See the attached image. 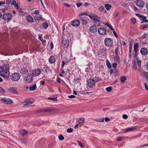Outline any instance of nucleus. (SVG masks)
Segmentation results:
<instances>
[{"label":"nucleus","mask_w":148,"mask_h":148,"mask_svg":"<svg viewBox=\"0 0 148 148\" xmlns=\"http://www.w3.org/2000/svg\"><path fill=\"white\" fill-rule=\"evenodd\" d=\"M9 68V64H4L3 67L0 66V73H3L0 75L5 78L7 79L10 75Z\"/></svg>","instance_id":"nucleus-1"},{"label":"nucleus","mask_w":148,"mask_h":148,"mask_svg":"<svg viewBox=\"0 0 148 148\" xmlns=\"http://www.w3.org/2000/svg\"><path fill=\"white\" fill-rule=\"evenodd\" d=\"M104 43L106 47H110L113 46V41L111 38H106L104 39Z\"/></svg>","instance_id":"nucleus-2"},{"label":"nucleus","mask_w":148,"mask_h":148,"mask_svg":"<svg viewBox=\"0 0 148 148\" xmlns=\"http://www.w3.org/2000/svg\"><path fill=\"white\" fill-rule=\"evenodd\" d=\"M11 79L14 81H18L21 77L20 74L17 73L12 74L10 76Z\"/></svg>","instance_id":"nucleus-3"},{"label":"nucleus","mask_w":148,"mask_h":148,"mask_svg":"<svg viewBox=\"0 0 148 148\" xmlns=\"http://www.w3.org/2000/svg\"><path fill=\"white\" fill-rule=\"evenodd\" d=\"M95 84V81L94 79L90 78L87 80V85L90 88H92Z\"/></svg>","instance_id":"nucleus-4"},{"label":"nucleus","mask_w":148,"mask_h":148,"mask_svg":"<svg viewBox=\"0 0 148 148\" xmlns=\"http://www.w3.org/2000/svg\"><path fill=\"white\" fill-rule=\"evenodd\" d=\"M24 79L27 82H29L32 81L33 79L32 75L29 73L27 74L25 77Z\"/></svg>","instance_id":"nucleus-5"},{"label":"nucleus","mask_w":148,"mask_h":148,"mask_svg":"<svg viewBox=\"0 0 148 148\" xmlns=\"http://www.w3.org/2000/svg\"><path fill=\"white\" fill-rule=\"evenodd\" d=\"M62 45L65 48L68 47L69 45V40L68 39H64L62 38Z\"/></svg>","instance_id":"nucleus-6"},{"label":"nucleus","mask_w":148,"mask_h":148,"mask_svg":"<svg viewBox=\"0 0 148 148\" xmlns=\"http://www.w3.org/2000/svg\"><path fill=\"white\" fill-rule=\"evenodd\" d=\"M135 4L137 6L140 8H143L144 5L145 3L142 0H137L135 2Z\"/></svg>","instance_id":"nucleus-7"},{"label":"nucleus","mask_w":148,"mask_h":148,"mask_svg":"<svg viewBox=\"0 0 148 148\" xmlns=\"http://www.w3.org/2000/svg\"><path fill=\"white\" fill-rule=\"evenodd\" d=\"M41 72L40 69L38 68L33 70L32 71V73L34 76H36L39 75L40 74Z\"/></svg>","instance_id":"nucleus-8"},{"label":"nucleus","mask_w":148,"mask_h":148,"mask_svg":"<svg viewBox=\"0 0 148 148\" xmlns=\"http://www.w3.org/2000/svg\"><path fill=\"white\" fill-rule=\"evenodd\" d=\"M80 20L82 22V23L84 25H86L87 23V20L88 18L86 16H80Z\"/></svg>","instance_id":"nucleus-9"},{"label":"nucleus","mask_w":148,"mask_h":148,"mask_svg":"<svg viewBox=\"0 0 148 148\" xmlns=\"http://www.w3.org/2000/svg\"><path fill=\"white\" fill-rule=\"evenodd\" d=\"M1 100L4 103L7 104L11 103L13 102L12 100L10 99L5 97L1 98Z\"/></svg>","instance_id":"nucleus-10"},{"label":"nucleus","mask_w":148,"mask_h":148,"mask_svg":"<svg viewBox=\"0 0 148 148\" xmlns=\"http://www.w3.org/2000/svg\"><path fill=\"white\" fill-rule=\"evenodd\" d=\"M12 15L10 13H6L3 16V18L5 20H10L11 18Z\"/></svg>","instance_id":"nucleus-11"},{"label":"nucleus","mask_w":148,"mask_h":148,"mask_svg":"<svg viewBox=\"0 0 148 148\" xmlns=\"http://www.w3.org/2000/svg\"><path fill=\"white\" fill-rule=\"evenodd\" d=\"M106 29L103 27H100L98 29V32L101 35H104L106 33Z\"/></svg>","instance_id":"nucleus-12"},{"label":"nucleus","mask_w":148,"mask_h":148,"mask_svg":"<svg viewBox=\"0 0 148 148\" xmlns=\"http://www.w3.org/2000/svg\"><path fill=\"white\" fill-rule=\"evenodd\" d=\"M118 46L117 48L115 50V57L114 58V60L117 62H120V57L118 54Z\"/></svg>","instance_id":"nucleus-13"},{"label":"nucleus","mask_w":148,"mask_h":148,"mask_svg":"<svg viewBox=\"0 0 148 148\" xmlns=\"http://www.w3.org/2000/svg\"><path fill=\"white\" fill-rule=\"evenodd\" d=\"M140 53L142 55L145 56L148 53V49L145 47L142 48L140 49Z\"/></svg>","instance_id":"nucleus-14"},{"label":"nucleus","mask_w":148,"mask_h":148,"mask_svg":"<svg viewBox=\"0 0 148 148\" xmlns=\"http://www.w3.org/2000/svg\"><path fill=\"white\" fill-rule=\"evenodd\" d=\"M90 31L92 33H95L97 31V28L95 25L91 26L89 28Z\"/></svg>","instance_id":"nucleus-15"},{"label":"nucleus","mask_w":148,"mask_h":148,"mask_svg":"<svg viewBox=\"0 0 148 148\" xmlns=\"http://www.w3.org/2000/svg\"><path fill=\"white\" fill-rule=\"evenodd\" d=\"M46 112H57L58 110L57 109L51 108H46Z\"/></svg>","instance_id":"nucleus-16"},{"label":"nucleus","mask_w":148,"mask_h":148,"mask_svg":"<svg viewBox=\"0 0 148 148\" xmlns=\"http://www.w3.org/2000/svg\"><path fill=\"white\" fill-rule=\"evenodd\" d=\"M80 24L79 21L78 19H76L73 21L71 22V25L75 27H77Z\"/></svg>","instance_id":"nucleus-17"},{"label":"nucleus","mask_w":148,"mask_h":148,"mask_svg":"<svg viewBox=\"0 0 148 148\" xmlns=\"http://www.w3.org/2000/svg\"><path fill=\"white\" fill-rule=\"evenodd\" d=\"M8 91L10 92H12L14 94H17L18 93V92L16 89L14 87H12L9 88Z\"/></svg>","instance_id":"nucleus-18"},{"label":"nucleus","mask_w":148,"mask_h":148,"mask_svg":"<svg viewBox=\"0 0 148 148\" xmlns=\"http://www.w3.org/2000/svg\"><path fill=\"white\" fill-rule=\"evenodd\" d=\"M34 102V100L32 99H28L25 101V105H28L32 104Z\"/></svg>","instance_id":"nucleus-19"},{"label":"nucleus","mask_w":148,"mask_h":148,"mask_svg":"<svg viewBox=\"0 0 148 148\" xmlns=\"http://www.w3.org/2000/svg\"><path fill=\"white\" fill-rule=\"evenodd\" d=\"M49 61L50 64L54 63L56 61V58L53 56H51L49 59Z\"/></svg>","instance_id":"nucleus-20"},{"label":"nucleus","mask_w":148,"mask_h":148,"mask_svg":"<svg viewBox=\"0 0 148 148\" xmlns=\"http://www.w3.org/2000/svg\"><path fill=\"white\" fill-rule=\"evenodd\" d=\"M27 21L30 23H32L34 21V19L33 17L30 15L27 16L26 17Z\"/></svg>","instance_id":"nucleus-21"},{"label":"nucleus","mask_w":148,"mask_h":148,"mask_svg":"<svg viewBox=\"0 0 148 148\" xmlns=\"http://www.w3.org/2000/svg\"><path fill=\"white\" fill-rule=\"evenodd\" d=\"M99 51L100 53L102 54L103 56H105L106 54V49L105 48L102 47L100 48Z\"/></svg>","instance_id":"nucleus-22"},{"label":"nucleus","mask_w":148,"mask_h":148,"mask_svg":"<svg viewBox=\"0 0 148 148\" xmlns=\"http://www.w3.org/2000/svg\"><path fill=\"white\" fill-rule=\"evenodd\" d=\"M139 44L138 43H136L134 46V51L135 52H138V50Z\"/></svg>","instance_id":"nucleus-23"},{"label":"nucleus","mask_w":148,"mask_h":148,"mask_svg":"<svg viewBox=\"0 0 148 148\" xmlns=\"http://www.w3.org/2000/svg\"><path fill=\"white\" fill-rule=\"evenodd\" d=\"M43 70L46 73H47L49 71V68L47 65H42Z\"/></svg>","instance_id":"nucleus-24"},{"label":"nucleus","mask_w":148,"mask_h":148,"mask_svg":"<svg viewBox=\"0 0 148 148\" xmlns=\"http://www.w3.org/2000/svg\"><path fill=\"white\" fill-rule=\"evenodd\" d=\"M37 88L36 85V84L31 86L29 88V90L31 91H34Z\"/></svg>","instance_id":"nucleus-25"},{"label":"nucleus","mask_w":148,"mask_h":148,"mask_svg":"<svg viewBox=\"0 0 148 148\" xmlns=\"http://www.w3.org/2000/svg\"><path fill=\"white\" fill-rule=\"evenodd\" d=\"M85 121V119L83 117H82L78 119L77 121L79 123V124L84 123Z\"/></svg>","instance_id":"nucleus-26"},{"label":"nucleus","mask_w":148,"mask_h":148,"mask_svg":"<svg viewBox=\"0 0 148 148\" xmlns=\"http://www.w3.org/2000/svg\"><path fill=\"white\" fill-rule=\"evenodd\" d=\"M126 80V77L125 76H123L121 77L120 80L121 83H124Z\"/></svg>","instance_id":"nucleus-27"},{"label":"nucleus","mask_w":148,"mask_h":148,"mask_svg":"<svg viewBox=\"0 0 148 148\" xmlns=\"http://www.w3.org/2000/svg\"><path fill=\"white\" fill-rule=\"evenodd\" d=\"M28 133V132L25 130H22L20 131V133L23 136L26 135Z\"/></svg>","instance_id":"nucleus-28"},{"label":"nucleus","mask_w":148,"mask_h":148,"mask_svg":"<svg viewBox=\"0 0 148 148\" xmlns=\"http://www.w3.org/2000/svg\"><path fill=\"white\" fill-rule=\"evenodd\" d=\"M135 129L136 128L135 127H132L126 129L125 130V132H131L135 130Z\"/></svg>","instance_id":"nucleus-29"},{"label":"nucleus","mask_w":148,"mask_h":148,"mask_svg":"<svg viewBox=\"0 0 148 148\" xmlns=\"http://www.w3.org/2000/svg\"><path fill=\"white\" fill-rule=\"evenodd\" d=\"M34 19L36 20H41L43 21L44 20V19L41 16H35L34 17Z\"/></svg>","instance_id":"nucleus-30"},{"label":"nucleus","mask_w":148,"mask_h":148,"mask_svg":"<svg viewBox=\"0 0 148 148\" xmlns=\"http://www.w3.org/2000/svg\"><path fill=\"white\" fill-rule=\"evenodd\" d=\"M105 7L107 10H109L111 7V6L110 4H106L105 5Z\"/></svg>","instance_id":"nucleus-31"},{"label":"nucleus","mask_w":148,"mask_h":148,"mask_svg":"<svg viewBox=\"0 0 148 148\" xmlns=\"http://www.w3.org/2000/svg\"><path fill=\"white\" fill-rule=\"evenodd\" d=\"M84 15H86V16H88L91 19L92 18V16H91L90 14L88 15V14L85 13H81L79 14V16H83Z\"/></svg>","instance_id":"nucleus-32"},{"label":"nucleus","mask_w":148,"mask_h":148,"mask_svg":"<svg viewBox=\"0 0 148 148\" xmlns=\"http://www.w3.org/2000/svg\"><path fill=\"white\" fill-rule=\"evenodd\" d=\"M94 23L95 24L96 26L97 25L98 26H99L100 24V21L98 19L94 21Z\"/></svg>","instance_id":"nucleus-33"},{"label":"nucleus","mask_w":148,"mask_h":148,"mask_svg":"<svg viewBox=\"0 0 148 148\" xmlns=\"http://www.w3.org/2000/svg\"><path fill=\"white\" fill-rule=\"evenodd\" d=\"M47 99L48 100H53V101H57V97H48L47 98Z\"/></svg>","instance_id":"nucleus-34"},{"label":"nucleus","mask_w":148,"mask_h":148,"mask_svg":"<svg viewBox=\"0 0 148 148\" xmlns=\"http://www.w3.org/2000/svg\"><path fill=\"white\" fill-rule=\"evenodd\" d=\"M42 25L43 27L45 29H47L48 27V24L47 23H43Z\"/></svg>","instance_id":"nucleus-35"},{"label":"nucleus","mask_w":148,"mask_h":148,"mask_svg":"<svg viewBox=\"0 0 148 148\" xmlns=\"http://www.w3.org/2000/svg\"><path fill=\"white\" fill-rule=\"evenodd\" d=\"M28 72V70L26 68L23 69L22 70V73L23 74H26Z\"/></svg>","instance_id":"nucleus-36"},{"label":"nucleus","mask_w":148,"mask_h":148,"mask_svg":"<svg viewBox=\"0 0 148 148\" xmlns=\"http://www.w3.org/2000/svg\"><path fill=\"white\" fill-rule=\"evenodd\" d=\"M106 64L107 67L110 69L111 68V66L110 63L108 60H107L106 61Z\"/></svg>","instance_id":"nucleus-37"},{"label":"nucleus","mask_w":148,"mask_h":148,"mask_svg":"<svg viewBox=\"0 0 148 148\" xmlns=\"http://www.w3.org/2000/svg\"><path fill=\"white\" fill-rule=\"evenodd\" d=\"M104 120V118L99 119H95V120L97 121H98L99 122H103Z\"/></svg>","instance_id":"nucleus-38"},{"label":"nucleus","mask_w":148,"mask_h":148,"mask_svg":"<svg viewBox=\"0 0 148 148\" xmlns=\"http://www.w3.org/2000/svg\"><path fill=\"white\" fill-rule=\"evenodd\" d=\"M58 137L59 140H62L64 138V137L62 134H60V135H59Z\"/></svg>","instance_id":"nucleus-39"},{"label":"nucleus","mask_w":148,"mask_h":148,"mask_svg":"<svg viewBox=\"0 0 148 148\" xmlns=\"http://www.w3.org/2000/svg\"><path fill=\"white\" fill-rule=\"evenodd\" d=\"M95 82H97L98 81H99L102 80L101 78V77H95Z\"/></svg>","instance_id":"nucleus-40"},{"label":"nucleus","mask_w":148,"mask_h":148,"mask_svg":"<svg viewBox=\"0 0 148 148\" xmlns=\"http://www.w3.org/2000/svg\"><path fill=\"white\" fill-rule=\"evenodd\" d=\"M105 8L103 6H101L98 9V10L100 12H102L104 10Z\"/></svg>","instance_id":"nucleus-41"},{"label":"nucleus","mask_w":148,"mask_h":148,"mask_svg":"<svg viewBox=\"0 0 148 148\" xmlns=\"http://www.w3.org/2000/svg\"><path fill=\"white\" fill-rule=\"evenodd\" d=\"M112 87L111 86H110L108 87H107L106 88V90L108 92H110L112 90Z\"/></svg>","instance_id":"nucleus-42"},{"label":"nucleus","mask_w":148,"mask_h":148,"mask_svg":"<svg viewBox=\"0 0 148 148\" xmlns=\"http://www.w3.org/2000/svg\"><path fill=\"white\" fill-rule=\"evenodd\" d=\"M78 143V144L79 146L83 148L84 147V145L81 142L79 141H77Z\"/></svg>","instance_id":"nucleus-43"},{"label":"nucleus","mask_w":148,"mask_h":148,"mask_svg":"<svg viewBox=\"0 0 148 148\" xmlns=\"http://www.w3.org/2000/svg\"><path fill=\"white\" fill-rule=\"evenodd\" d=\"M73 131V128H69L67 130V132L69 133H71Z\"/></svg>","instance_id":"nucleus-44"},{"label":"nucleus","mask_w":148,"mask_h":148,"mask_svg":"<svg viewBox=\"0 0 148 148\" xmlns=\"http://www.w3.org/2000/svg\"><path fill=\"white\" fill-rule=\"evenodd\" d=\"M123 139V138L120 136L118 137L116 139L117 141H120L122 140Z\"/></svg>","instance_id":"nucleus-45"},{"label":"nucleus","mask_w":148,"mask_h":148,"mask_svg":"<svg viewBox=\"0 0 148 148\" xmlns=\"http://www.w3.org/2000/svg\"><path fill=\"white\" fill-rule=\"evenodd\" d=\"M140 18L141 20H145L146 19L147 17L146 16H144L143 15H142Z\"/></svg>","instance_id":"nucleus-46"},{"label":"nucleus","mask_w":148,"mask_h":148,"mask_svg":"<svg viewBox=\"0 0 148 148\" xmlns=\"http://www.w3.org/2000/svg\"><path fill=\"white\" fill-rule=\"evenodd\" d=\"M132 46L131 43H130V45L129 47V52L130 53H132Z\"/></svg>","instance_id":"nucleus-47"},{"label":"nucleus","mask_w":148,"mask_h":148,"mask_svg":"<svg viewBox=\"0 0 148 148\" xmlns=\"http://www.w3.org/2000/svg\"><path fill=\"white\" fill-rule=\"evenodd\" d=\"M117 64L115 62L112 64V66L114 69H115L117 67Z\"/></svg>","instance_id":"nucleus-48"},{"label":"nucleus","mask_w":148,"mask_h":148,"mask_svg":"<svg viewBox=\"0 0 148 148\" xmlns=\"http://www.w3.org/2000/svg\"><path fill=\"white\" fill-rule=\"evenodd\" d=\"M96 18H98V17L97 16H92L91 19L95 21L97 19Z\"/></svg>","instance_id":"nucleus-49"},{"label":"nucleus","mask_w":148,"mask_h":148,"mask_svg":"<svg viewBox=\"0 0 148 148\" xmlns=\"http://www.w3.org/2000/svg\"><path fill=\"white\" fill-rule=\"evenodd\" d=\"M39 112H46V108L40 110L39 111Z\"/></svg>","instance_id":"nucleus-50"},{"label":"nucleus","mask_w":148,"mask_h":148,"mask_svg":"<svg viewBox=\"0 0 148 148\" xmlns=\"http://www.w3.org/2000/svg\"><path fill=\"white\" fill-rule=\"evenodd\" d=\"M136 22V19L135 18H133L132 19V22L133 24H135Z\"/></svg>","instance_id":"nucleus-51"},{"label":"nucleus","mask_w":148,"mask_h":148,"mask_svg":"<svg viewBox=\"0 0 148 148\" xmlns=\"http://www.w3.org/2000/svg\"><path fill=\"white\" fill-rule=\"evenodd\" d=\"M14 6L17 9H18L19 8V6L18 5V3H15L14 5Z\"/></svg>","instance_id":"nucleus-52"},{"label":"nucleus","mask_w":148,"mask_h":148,"mask_svg":"<svg viewBox=\"0 0 148 148\" xmlns=\"http://www.w3.org/2000/svg\"><path fill=\"white\" fill-rule=\"evenodd\" d=\"M123 118L125 119H126L128 118V116L126 114H123Z\"/></svg>","instance_id":"nucleus-53"},{"label":"nucleus","mask_w":148,"mask_h":148,"mask_svg":"<svg viewBox=\"0 0 148 148\" xmlns=\"http://www.w3.org/2000/svg\"><path fill=\"white\" fill-rule=\"evenodd\" d=\"M132 68L134 70H136L137 69V66L136 64H134Z\"/></svg>","instance_id":"nucleus-54"},{"label":"nucleus","mask_w":148,"mask_h":148,"mask_svg":"<svg viewBox=\"0 0 148 148\" xmlns=\"http://www.w3.org/2000/svg\"><path fill=\"white\" fill-rule=\"evenodd\" d=\"M82 5L81 3H77V6L78 8H79Z\"/></svg>","instance_id":"nucleus-55"},{"label":"nucleus","mask_w":148,"mask_h":148,"mask_svg":"<svg viewBox=\"0 0 148 148\" xmlns=\"http://www.w3.org/2000/svg\"><path fill=\"white\" fill-rule=\"evenodd\" d=\"M141 61H139V60H138L137 62V64H138V66L139 67H140L141 66Z\"/></svg>","instance_id":"nucleus-56"},{"label":"nucleus","mask_w":148,"mask_h":148,"mask_svg":"<svg viewBox=\"0 0 148 148\" xmlns=\"http://www.w3.org/2000/svg\"><path fill=\"white\" fill-rule=\"evenodd\" d=\"M50 46L51 47L50 49H52L53 48V45L52 42H51Z\"/></svg>","instance_id":"nucleus-57"},{"label":"nucleus","mask_w":148,"mask_h":148,"mask_svg":"<svg viewBox=\"0 0 148 148\" xmlns=\"http://www.w3.org/2000/svg\"><path fill=\"white\" fill-rule=\"evenodd\" d=\"M104 24L105 25L109 27L111 25L108 22L105 23Z\"/></svg>","instance_id":"nucleus-58"},{"label":"nucleus","mask_w":148,"mask_h":148,"mask_svg":"<svg viewBox=\"0 0 148 148\" xmlns=\"http://www.w3.org/2000/svg\"><path fill=\"white\" fill-rule=\"evenodd\" d=\"M144 85L145 86V88L146 90H148V85H147L146 83H144Z\"/></svg>","instance_id":"nucleus-59"},{"label":"nucleus","mask_w":148,"mask_h":148,"mask_svg":"<svg viewBox=\"0 0 148 148\" xmlns=\"http://www.w3.org/2000/svg\"><path fill=\"white\" fill-rule=\"evenodd\" d=\"M68 97L69 98H75V96H74V95H69L68 96Z\"/></svg>","instance_id":"nucleus-60"},{"label":"nucleus","mask_w":148,"mask_h":148,"mask_svg":"<svg viewBox=\"0 0 148 148\" xmlns=\"http://www.w3.org/2000/svg\"><path fill=\"white\" fill-rule=\"evenodd\" d=\"M39 13V10H37L35 11L34 13L36 15H38Z\"/></svg>","instance_id":"nucleus-61"},{"label":"nucleus","mask_w":148,"mask_h":148,"mask_svg":"<svg viewBox=\"0 0 148 148\" xmlns=\"http://www.w3.org/2000/svg\"><path fill=\"white\" fill-rule=\"evenodd\" d=\"M147 34H144L143 35V36H142V38H143V39H145L146 38V37H147Z\"/></svg>","instance_id":"nucleus-62"},{"label":"nucleus","mask_w":148,"mask_h":148,"mask_svg":"<svg viewBox=\"0 0 148 148\" xmlns=\"http://www.w3.org/2000/svg\"><path fill=\"white\" fill-rule=\"evenodd\" d=\"M113 33L114 34V36L116 37H118V36H117V35L116 33V32H115L114 30L113 31Z\"/></svg>","instance_id":"nucleus-63"},{"label":"nucleus","mask_w":148,"mask_h":148,"mask_svg":"<svg viewBox=\"0 0 148 148\" xmlns=\"http://www.w3.org/2000/svg\"><path fill=\"white\" fill-rule=\"evenodd\" d=\"M143 74L145 77H147L148 76V73L145 72H143Z\"/></svg>","instance_id":"nucleus-64"}]
</instances>
